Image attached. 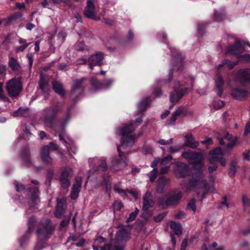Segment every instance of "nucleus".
<instances>
[{"mask_svg":"<svg viewBox=\"0 0 250 250\" xmlns=\"http://www.w3.org/2000/svg\"><path fill=\"white\" fill-rule=\"evenodd\" d=\"M134 130L133 124L130 123L119 129L117 131V134L119 136H125L132 133ZM134 143V138L131 135H127L122 138L121 144L117 146L118 156L114 157L111 161L113 168L119 170L127 166V154Z\"/></svg>","mask_w":250,"mask_h":250,"instance_id":"nucleus-1","label":"nucleus"},{"mask_svg":"<svg viewBox=\"0 0 250 250\" xmlns=\"http://www.w3.org/2000/svg\"><path fill=\"white\" fill-rule=\"evenodd\" d=\"M62 104L58 103L56 105L48 106L42 109V119L46 128H49L53 129L57 132L61 131L59 129V125L56 122V120L58 114L62 110ZM70 107L67 108L66 115L63 119V125H61V132H62L64 131L65 125L70 118Z\"/></svg>","mask_w":250,"mask_h":250,"instance_id":"nucleus-2","label":"nucleus"},{"mask_svg":"<svg viewBox=\"0 0 250 250\" xmlns=\"http://www.w3.org/2000/svg\"><path fill=\"white\" fill-rule=\"evenodd\" d=\"M55 226L48 219L42 220L37 230L38 241L35 247V250H42L47 246L45 243L49 239L53 233Z\"/></svg>","mask_w":250,"mask_h":250,"instance_id":"nucleus-3","label":"nucleus"},{"mask_svg":"<svg viewBox=\"0 0 250 250\" xmlns=\"http://www.w3.org/2000/svg\"><path fill=\"white\" fill-rule=\"evenodd\" d=\"M88 83L89 81L86 77H82L74 81L70 94V98L74 104L82 97L84 89Z\"/></svg>","mask_w":250,"mask_h":250,"instance_id":"nucleus-4","label":"nucleus"},{"mask_svg":"<svg viewBox=\"0 0 250 250\" xmlns=\"http://www.w3.org/2000/svg\"><path fill=\"white\" fill-rule=\"evenodd\" d=\"M15 185L16 190L18 192H21L24 189L27 188L29 189L28 194H30L31 197L28 201V205L29 207L31 209H35L36 208V205L40 202L39 198V189L37 187H34L32 188L29 187L27 186L26 187L22 184L19 183L17 181H15L14 183Z\"/></svg>","mask_w":250,"mask_h":250,"instance_id":"nucleus-5","label":"nucleus"},{"mask_svg":"<svg viewBox=\"0 0 250 250\" xmlns=\"http://www.w3.org/2000/svg\"><path fill=\"white\" fill-rule=\"evenodd\" d=\"M22 90V84L20 77L14 78L6 83V90L12 98L17 97Z\"/></svg>","mask_w":250,"mask_h":250,"instance_id":"nucleus-6","label":"nucleus"},{"mask_svg":"<svg viewBox=\"0 0 250 250\" xmlns=\"http://www.w3.org/2000/svg\"><path fill=\"white\" fill-rule=\"evenodd\" d=\"M196 178H193L189 181V185L192 187L203 188L207 189L208 184L204 179L205 175L203 173L202 166L194 168Z\"/></svg>","mask_w":250,"mask_h":250,"instance_id":"nucleus-7","label":"nucleus"},{"mask_svg":"<svg viewBox=\"0 0 250 250\" xmlns=\"http://www.w3.org/2000/svg\"><path fill=\"white\" fill-rule=\"evenodd\" d=\"M181 198V192L176 190L165 197L159 198L158 202L163 207H167L177 204Z\"/></svg>","mask_w":250,"mask_h":250,"instance_id":"nucleus-8","label":"nucleus"},{"mask_svg":"<svg viewBox=\"0 0 250 250\" xmlns=\"http://www.w3.org/2000/svg\"><path fill=\"white\" fill-rule=\"evenodd\" d=\"M73 175V170L69 167H66L62 171L59 179L63 188H67L70 186V180Z\"/></svg>","mask_w":250,"mask_h":250,"instance_id":"nucleus-9","label":"nucleus"},{"mask_svg":"<svg viewBox=\"0 0 250 250\" xmlns=\"http://www.w3.org/2000/svg\"><path fill=\"white\" fill-rule=\"evenodd\" d=\"M104 58V54L101 52L91 55L88 58V68L92 70L94 66H102L103 64Z\"/></svg>","mask_w":250,"mask_h":250,"instance_id":"nucleus-10","label":"nucleus"},{"mask_svg":"<svg viewBox=\"0 0 250 250\" xmlns=\"http://www.w3.org/2000/svg\"><path fill=\"white\" fill-rule=\"evenodd\" d=\"M176 174L180 178L185 177L189 171L188 166L183 162H177L174 168Z\"/></svg>","mask_w":250,"mask_h":250,"instance_id":"nucleus-11","label":"nucleus"},{"mask_svg":"<svg viewBox=\"0 0 250 250\" xmlns=\"http://www.w3.org/2000/svg\"><path fill=\"white\" fill-rule=\"evenodd\" d=\"M94 0H87L86 6L84 11V15L86 17L94 20H99L96 17V11L94 5Z\"/></svg>","mask_w":250,"mask_h":250,"instance_id":"nucleus-12","label":"nucleus"},{"mask_svg":"<svg viewBox=\"0 0 250 250\" xmlns=\"http://www.w3.org/2000/svg\"><path fill=\"white\" fill-rule=\"evenodd\" d=\"M154 204L152 194L149 192H146L143 197V210L146 211L149 208L153 207Z\"/></svg>","mask_w":250,"mask_h":250,"instance_id":"nucleus-13","label":"nucleus"},{"mask_svg":"<svg viewBox=\"0 0 250 250\" xmlns=\"http://www.w3.org/2000/svg\"><path fill=\"white\" fill-rule=\"evenodd\" d=\"M41 157L43 162L47 165H52L53 158L50 155V147L48 146H43L41 150Z\"/></svg>","mask_w":250,"mask_h":250,"instance_id":"nucleus-14","label":"nucleus"},{"mask_svg":"<svg viewBox=\"0 0 250 250\" xmlns=\"http://www.w3.org/2000/svg\"><path fill=\"white\" fill-rule=\"evenodd\" d=\"M114 80L106 79L103 83L98 82L94 79L91 80L92 85L98 89H106L111 87Z\"/></svg>","mask_w":250,"mask_h":250,"instance_id":"nucleus-15","label":"nucleus"},{"mask_svg":"<svg viewBox=\"0 0 250 250\" xmlns=\"http://www.w3.org/2000/svg\"><path fill=\"white\" fill-rule=\"evenodd\" d=\"M21 157V162L23 166L26 167H30L32 165L29 149L28 146H26L22 149Z\"/></svg>","mask_w":250,"mask_h":250,"instance_id":"nucleus-16","label":"nucleus"},{"mask_svg":"<svg viewBox=\"0 0 250 250\" xmlns=\"http://www.w3.org/2000/svg\"><path fill=\"white\" fill-rule=\"evenodd\" d=\"M244 51V47L242 43L239 42H236L234 44L230 46L225 51V54H231L239 55Z\"/></svg>","mask_w":250,"mask_h":250,"instance_id":"nucleus-17","label":"nucleus"},{"mask_svg":"<svg viewBox=\"0 0 250 250\" xmlns=\"http://www.w3.org/2000/svg\"><path fill=\"white\" fill-rule=\"evenodd\" d=\"M225 82L223 79L221 74L218 73L216 74V79L215 80V86L217 90V94L221 97L224 91Z\"/></svg>","mask_w":250,"mask_h":250,"instance_id":"nucleus-18","label":"nucleus"},{"mask_svg":"<svg viewBox=\"0 0 250 250\" xmlns=\"http://www.w3.org/2000/svg\"><path fill=\"white\" fill-rule=\"evenodd\" d=\"M238 78L241 83H250V69H240L238 72Z\"/></svg>","mask_w":250,"mask_h":250,"instance_id":"nucleus-19","label":"nucleus"},{"mask_svg":"<svg viewBox=\"0 0 250 250\" xmlns=\"http://www.w3.org/2000/svg\"><path fill=\"white\" fill-rule=\"evenodd\" d=\"M130 238V233L124 228H120L115 236L117 241H126Z\"/></svg>","mask_w":250,"mask_h":250,"instance_id":"nucleus-20","label":"nucleus"},{"mask_svg":"<svg viewBox=\"0 0 250 250\" xmlns=\"http://www.w3.org/2000/svg\"><path fill=\"white\" fill-rule=\"evenodd\" d=\"M39 89L41 90L42 93L45 96L49 94V87L48 82L45 79L42 74L41 75L39 82Z\"/></svg>","mask_w":250,"mask_h":250,"instance_id":"nucleus-21","label":"nucleus"},{"mask_svg":"<svg viewBox=\"0 0 250 250\" xmlns=\"http://www.w3.org/2000/svg\"><path fill=\"white\" fill-rule=\"evenodd\" d=\"M248 94L247 90L239 88L233 89L231 92V96L235 99L242 101L246 99Z\"/></svg>","mask_w":250,"mask_h":250,"instance_id":"nucleus-22","label":"nucleus"},{"mask_svg":"<svg viewBox=\"0 0 250 250\" xmlns=\"http://www.w3.org/2000/svg\"><path fill=\"white\" fill-rule=\"evenodd\" d=\"M65 201L64 199H61L58 200L57 209L55 212V215L57 218H60L61 215L65 211Z\"/></svg>","mask_w":250,"mask_h":250,"instance_id":"nucleus-23","label":"nucleus"},{"mask_svg":"<svg viewBox=\"0 0 250 250\" xmlns=\"http://www.w3.org/2000/svg\"><path fill=\"white\" fill-rule=\"evenodd\" d=\"M185 145L191 148H195L199 146V143L198 142L195 141L192 134L189 133L187 134L185 136Z\"/></svg>","mask_w":250,"mask_h":250,"instance_id":"nucleus-24","label":"nucleus"},{"mask_svg":"<svg viewBox=\"0 0 250 250\" xmlns=\"http://www.w3.org/2000/svg\"><path fill=\"white\" fill-rule=\"evenodd\" d=\"M171 56L172 57V62L173 63V67L175 66V64L174 63V62H176L177 63V65H179L178 70H182V69L181 68L182 62L184 60V58L182 57L181 54L177 51H172L171 50Z\"/></svg>","mask_w":250,"mask_h":250,"instance_id":"nucleus-25","label":"nucleus"},{"mask_svg":"<svg viewBox=\"0 0 250 250\" xmlns=\"http://www.w3.org/2000/svg\"><path fill=\"white\" fill-rule=\"evenodd\" d=\"M53 89L56 93L60 95L62 97H63L65 95V91L63 88L62 83L54 81L52 83Z\"/></svg>","mask_w":250,"mask_h":250,"instance_id":"nucleus-26","label":"nucleus"},{"mask_svg":"<svg viewBox=\"0 0 250 250\" xmlns=\"http://www.w3.org/2000/svg\"><path fill=\"white\" fill-rule=\"evenodd\" d=\"M8 66L13 71H19L21 66L18 60L14 57H10L8 61Z\"/></svg>","mask_w":250,"mask_h":250,"instance_id":"nucleus-27","label":"nucleus"},{"mask_svg":"<svg viewBox=\"0 0 250 250\" xmlns=\"http://www.w3.org/2000/svg\"><path fill=\"white\" fill-rule=\"evenodd\" d=\"M65 146L67 148L68 153L72 157H73V155L77 154L78 148L75 145L73 140H70V143H68Z\"/></svg>","mask_w":250,"mask_h":250,"instance_id":"nucleus-28","label":"nucleus"},{"mask_svg":"<svg viewBox=\"0 0 250 250\" xmlns=\"http://www.w3.org/2000/svg\"><path fill=\"white\" fill-rule=\"evenodd\" d=\"M168 179L164 176H162L159 179L158 187L156 189V192L159 193L163 192L166 183Z\"/></svg>","mask_w":250,"mask_h":250,"instance_id":"nucleus-29","label":"nucleus"},{"mask_svg":"<svg viewBox=\"0 0 250 250\" xmlns=\"http://www.w3.org/2000/svg\"><path fill=\"white\" fill-rule=\"evenodd\" d=\"M12 116L14 117H27L29 115V111L27 108H22L20 107L18 110L12 113Z\"/></svg>","mask_w":250,"mask_h":250,"instance_id":"nucleus-30","label":"nucleus"},{"mask_svg":"<svg viewBox=\"0 0 250 250\" xmlns=\"http://www.w3.org/2000/svg\"><path fill=\"white\" fill-rule=\"evenodd\" d=\"M183 112V109L182 107H179L175 111L173 114L170 119L169 120V124L172 125H175V122L177 117L180 116Z\"/></svg>","mask_w":250,"mask_h":250,"instance_id":"nucleus-31","label":"nucleus"},{"mask_svg":"<svg viewBox=\"0 0 250 250\" xmlns=\"http://www.w3.org/2000/svg\"><path fill=\"white\" fill-rule=\"evenodd\" d=\"M151 100L150 98L147 97L144 100L142 101L139 104V111L138 114H140L143 111H144L147 106L150 103Z\"/></svg>","mask_w":250,"mask_h":250,"instance_id":"nucleus-32","label":"nucleus"},{"mask_svg":"<svg viewBox=\"0 0 250 250\" xmlns=\"http://www.w3.org/2000/svg\"><path fill=\"white\" fill-rule=\"evenodd\" d=\"M31 233V226L28 223V227L27 231L23 236L20 239V243L21 247H22L24 244L27 241Z\"/></svg>","mask_w":250,"mask_h":250,"instance_id":"nucleus-33","label":"nucleus"},{"mask_svg":"<svg viewBox=\"0 0 250 250\" xmlns=\"http://www.w3.org/2000/svg\"><path fill=\"white\" fill-rule=\"evenodd\" d=\"M190 160H193L194 164H200L203 160V157L201 153L194 151Z\"/></svg>","mask_w":250,"mask_h":250,"instance_id":"nucleus-34","label":"nucleus"},{"mask_svg":"<svg viewBox=\"0 0 250 250\" xmlns=\"http://www.w3.org/2000/svg\"><path fill=\"white\" fill-rule=\"evenodd\" d=\"M170 227L173 230L175 234L177 235H180L182 233L181 230V226L179 224H177L175 222L171 221L170 222Z\"/></svg>","mask_w":250,"mask_h":250,"instance_id":"nucleus-35","label":"nucleus"},{"mask_svg":"<svg viewBox=\"0 0 250 250\" xmlns=\"http://www.w3.org/2000/svg\"><path fill=\"white\" fill-rule=\"evenodd\" d=\"M237 165L235 162H232L230 165L228 174L229 177L234 176L237 169Z\"/></svg>","mask_w":250,"mask_h":250,"instance_id":"nucleus-36","label":"nucleus"},{"mask_svg":"<svg viewBox=\"0 0 250 250\" xmlns=\"http://www.w3.org/2000/svg\"><path fill=\"white\" fill-rule=\"evenodd\" d=\"M225 19V14L223 12H219L214 10L213 20L216 22H221Z\"/></svg>","mask_w":250,"mask_h":250,"instance_id":"nucleus-37","label":"nucleus"},{"mask_svg":"<svg viewBox=\"0 0 250 250\" xmlns=\"http://www.w3.org/2000/svg\"><path fill=\"white\" fill-rule=\"evenodd\" d=\"M76 48L77 51L81 52H83L84 51H89V48L85 45L83 42H77L76 44Z\"/></svg>","mask_w":250,"mask_h":250,"instance_id":"nucleus-38","label":"nucleus"},{"mask_svg":"<svg viewBox=\"0 0 250 250\" xmlns=\"http://www.w3.org/2000/svg\"><path fill=\"white\" fill-rule=\"evenodd\" d=\"M112 208L114 212L121 210L124 208V205L121 201L116 200L112 204Z\"/></svg>","mask_w":250,"mask_h":250,"instance_id":"nucleus-39","label":"nucleus"},{"mask_svg":"<svg viewBox=\"0 0 250 250\" xmlns=\"http://www.w3.org/2000/svg\"><path fill=\"white\" fill-rule=\"evenodd\" d=\"M104 181L105 186L106 192L110 196V194L111 189V184L109 180V177L108 175H104Z\"/></svg>","mask_w":250,"mask_h":250,"instance_id":"nucleus-40","label":"nucleus"},{"mask_svg":"<svg viewBox=\"0 0 250 250\" xmlns=\"http://www.w3.org/2000/svg\"><path fill=\"white\" fill-rule=\"evenodd\" d=\"M22 16L23 15L21 12H17L8 18V23L14 21H16L19 19H21Z\"/></svg>","mask_w":250,"mask_h":250,"instance_id":"nucleus-41","label":"nucleus"},{"mask_svg":"<svg viewBox=\"0 0 250 250\" xmlns=\"http://www.w3.org/2000/svg\"><path fill=\"white\" fill-rule=\"evenodd\" d=\"M121 241H117L115 240V241L113 244L112 245V247L113 250H124L125 245L121 243Z\"/></svg>","mask_w":250,"mask_h":250,"instance_id":"nucleus-42","label":"nucleus"},{"mask_svg":"<svg viewBox=\"0 0 250 250\" xmlns=\"http://www.w3.org/2000/svg\"><path fill=\"white\" fill-rule=\"evenodd\" d=\"M181 99L178 97V93L176 92V89L171 93L170 95V101L173 104L177 103Z\"/></svg>","mask_w":250,"mask_h":250,"instance_id":"nucleus-43","label":"nucleus"},{"mask_svg":"<svg viewBox=\"0 0 250 250\" xmlns=\"http://www.w3.org/2000/svg\"><path fill=\"white\" fill-rule=\"evenodd\" d=\"M107 169V166L104 160H102L100 162L99 166L96 168L98 171H105Z\"/></svg>","mask_w":250,"mask_h":250,"instance_id":"nucleus-44","label":"nucleus"},{"mask_svg":"<svg viewBox=\"0 0 250 250\" xmlns=\"http://www.w3.org/2000/svg\"><path fill=\"white\" fill-rule=\"evenodd\" d=\"M196 200L195 199H191L187 205V208L191 209L193 213H195L196 210L195 206Z\"/></svg>","mask_w":250,"mask_h":250,"instance_id":"nucleus-45","label":"nucleus"},{"mask_svg":"<svg viewBox=\"0 0 250 250\" xmlns=\"http://www.w3.org/2000/svg\"><path fill=\"white\" fill-rule=\"evenodd\" d=\"M158 170L156 168H154L148 174V176L151 182H154L157 176Z\"/></svg>","mask_w":250,"mask_h":250,"instance_id":"nucleus-46","label":"nucleus"},{"mask_svg":"<svg viewBox=\"0 0 250 250\" xmlns=\"http://www.w3.org/2000/svg\"><path fill=\"white\" fill-rule=\"evenodd\" d=\"M167 214V212H164L161 213H159V214L155 215L153 217L154 221L158 223L161 222L164 217L166 216Z\"/></svg>","mask_w":250,"mask_h":250,"instance_id":"nucleus-47","label":"nucleus"},{"mask_svg":"<svg viewBox=\"0 0 250 250\" xmlns=\"http://www.w3.org/2000/svg\"><path fill=\"white\" fill-rule=\"evenodd\" d=\"M176 92L178 93V97L179 98L181 99L184 95L187 94L188 92V88H184L180 90H177Z\"/></svg>","mask_w":250,"mask_h":250,"instance_id":"nucleus-48","label":"nucleus"},{"mask_svg":"<svg viewBox=\"0 0 250 250\" xmlns=\"http://www.w3.org/2000/svg\"><path fill=\"white\" fill-rule=\"evenodd\" d=\"M238 140V138L237 137H235L232 141H230L229 143L227 145V147L229 149H232L236 143L237 142Z\"/></svg>","mask_w":250,"mask_h":250,"instance_id":"nucleus-49","label":"nucleus"},{"mask_svg":"<svg viewBox=\"0 0 250 250\" xmlns=\"http://www.w3.org/2000/svg\"><path fill=\"white\" fill-rule=\"evenodd\" d=\"M114 189L115 191L118 192L119 194H125V191L121 188V183L116 184L114 186Z\"/></svg>","mask_w":250,"mask_h":250,"instance_id":"nucleus-50","label":"nucleus"},{"mask_svg":"<svg viewBox=\"0 0 250 250\" xmlns=\"http://www.w3.org/2000/svg\"><path fill=\"white\" fill-rule=\"evenodd\" d=\"M193 152L191 150L185 151L182 152V156L184 158L190 160Z\"/></svg>","mask_w":250,"mask_h":250,"instance_id":"nucleus-51","label":"nucleus"},{"mask_svg":"<svg viewBox=\"0 0 250 250\" xmlns=\"http://www.w3.org/2000/svg\"><path fill=\"white\" fill-rule=\"evenodd\" d=\"M225 105V103L224 101L221 100H219L214 103L213 104V107L216 109H219L223 107Z\"/></svg>","mask_w":250,"mask_h":250,"instance_id":"nucleus-52","label":"nucleus"},{"mask_svg":"<svg viewBox=\"0 0 250 250\" xmlns=\"http://www.w3.org/2000/svg\"><path fill=\"white\" fill-rule=\"evenodd\" d=\"M173 159V157L171 155H168L166 157H164L160 161V164L162 165H164L167 163H168L170 161H171Z\"/></svg>","mask_w":250,"mask_h":250,"instance_id":"nucleus-53","label":"nucleus"},{"mask_svg":"<svg viewBox=\"0 0 250 250\" xmlns=\"http://www.w3.org/2000/svg\"><path fill=\"white\" fill-rule=\"evenodd\" d=\"M210 154L214 155H223V151L220 147H218L216 148L215 149H213L211 152Z\"/></svg>","mask_w":250,"mask_h":250,"instance_id":"nucleus-54","label":"nucleus"},{"mask_svg":"<svg viewBox=\"0 0 250 250\" xmlns=\"http://www.w3.org/2000/svg\"><path fill=\"white\" fill-rule=\"evenodd\" d=\"M30 44V43H25L20 45L16 48V52H23Z\"/></svg>","mask_w":250,"mask_h":250,"instance_id":"nucleus-55","label":"nucleus"},{"mask_svg":"<svg viewBox=\"0 0 250 250\" xmlns=\"http://www.w3.org/2000/svg\"><path fill=\"white\" fill-rule=\"evenodd\" d=\"M0 99L6 101V98L4 95V91L3 90V83L0 82Z\"/></svg>","mask_w":250,"mask_h":250,"instance_id":"nucleus-56","label":"nucleus"},{"mask_svg":"<svg viewBox=\"0 0 250 250\" xmlns=\"http://www.w3.org/2000/svg\"><path fill=\"white\" fill-rule=\"evenodd\" d=\"M238 63V61L236 62H231L228 60L227 63L226 64L227 65V67L229 69H232L235 66H236Z\"/></svg>","mask_w":250,"mask_h":250,"instance_id":"nucleus-57","label":"nucleus"},{"mask_svg":"<svg viewBox=\"0 0 250 250\" xmlns=\"http://www.w3.org/2000/svg\"><path fill=\"white\" fill-rule=\"evenodd\" d=\"M27 58L29 63V68L31 69L33 62V55L32 54H28L27 55Z\"/></svg>","mask_w":250,"mask_h":250,"instance_id":"nucleus-58","label":"nucleus"},{"mask_svg":"<svg viewBox=\"0 0 250 250\" xmlns=\"http://www.w3.org/2000/svg\"><path fill=\"white\" fill-rule=\"evenodd\" d=\"M70 217L69 216L67 218L62 220L60 224V226L62 228L66 227L69 223Z\"/></svg>","mask_w":250,"mask_h":250,"instance_id":"nucleus-59","label":"nucleus"},{"mask_svg":"<svg viewBox=\"0 0 250 250\" xmlns=\"http://www.w3.org/2000/svg\"><path fill=\"white\" fill-rule=\"evenodd\" d=\"M51 2L52 0H43L42 1L40 2V4L43 8H50L48 6Z\"/></svg>","mask_w":250,"mask_h":250,"instance_id":"nucleus-60","label":"nucleus"},{"mask_svg":"<svg viewBox=\"0 0 250 250\" xmlns=\"http://www.w3.org/2000/svg\"><path fill=\"white\" fill-rule=\"evenodd\" d=\"M182 147L180 146H170L169 148V152L170 153H174L179 151Z\"/></svg>","mask_w":250,"mask_h":250,"instance_id":"nucleus-61","label":"nucleus"},{"mask_svg":"<svg viewBox=\"0 0 250 250\" xmlns=\"http://www.w3.org/2000/svg\"><path fill=\"white\" fill-rule=\"evenodd\" d=\"M153 94L156 97L159 98L162 95V92L159 88H155L152 92Z\"/></svg>","mask_w":250,"mask_h":250,"instance_id":"nucleus-62","label":"nucleus"},{"mask_svg":"<svg viewBox=\"0 0 250 250\" xmlns=\"http://www.w3.org/2000/svg\"><path fill=\"white\" fill-rule=\"evenodd\" d=\"M242 201L245 208H247L250 205V200L245 195H243L242 197Z\"/></svg>","mask_w":250,"mask_h":250,"instance_id":"nucleus-63","label":"nucleus"},{"mask_svg":"<svg viewBox=\"0 0 250 250\" xmlns=\"http://www.w3.org/2000/svg\"><path fill=\"white\" fill-rule=\"evenodd\" d=\"M250 132V121L246 125L244 134L245 135H248Z\"/></svg>","mask_w":250,"mask_h":250,"instance_id":"nucleus-64","label":"nucleus"}]
</instances>
